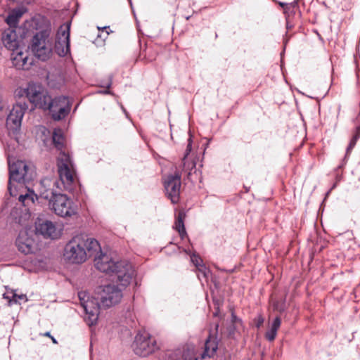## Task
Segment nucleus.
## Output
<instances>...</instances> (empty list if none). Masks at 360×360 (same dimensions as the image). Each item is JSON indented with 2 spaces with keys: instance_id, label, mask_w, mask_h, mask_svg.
<instances>
[{
  "instance_id": "obj_1",
  "label": "nucleus",
  "mask_w": 360,
  "mask_h": 360,
  "mask_svg": "<svg viewBox=\"0 0 360 360\" xmlns=\"http://www.w3.org/2000/svg\"><path fill=\"white\" fill-rule=\"evenodd\" d=\"M94 261L98 270L116 277L117 283L122 288L114 284L104 285L97 299L90 298L86 292H78L80 304L86 314L85 321L89 326L96 323L101 307L109 308L121 301L122 290L130 284L135 276L134 268L127 261L115 262L105 254L100 255Z\"/></svg>"
},
{
  "instance_id": "obj_2",
  "label": "nucleus",
  "mask_w": 360,
  "mask_h": 360,
  "mask_svg": "<svg viewBox=\"0 0 360 360\" xmlns=\"http://www.w3.org/2000/svg\"><path fill=\"white\" fill-rule=\"evenodd\" d=\"M101 250L100 244L96 239L81 234L73 237L66 244L63 255L70 263L82 264L88 257H93Z\"/></svg>"
},
{
  "instance_id": "obj_3",
  "label": "nucleus",
  "mask_w": 360,
  "mask_h": 360,
  "mask_svg": "<svg viewBox=\"0 0 360 360\" xmlns=\"http://www.w3.org/2000/svg\"><path fill=\"white\" fill-rule=\"evenodd\" d=\"M9 180L8 190L11 196L18 195V186H22V184L32 181L35 172L32 166L22 160L11 161L8 158Z\"/></svg>"
},
{
  "instance_id": "obj_4",
  "label": "nucleus",
  "mask_w": 360,
  "mask_h": 360,
  "mask_svg": "<svg viewBox=\"0 0 360 360\" xmlns=\"http://www.w3.org/2000/svg\"><path fill=\"white\" fill-rule=\"evenodd\" d=\"M30 48L35 57L42 61L51 58L53 53V36L51 25L49 21L33 36Z\"/></svg>"
},
{
  "instance_id": "obj_5",
  "label": "nucleus",
  "mask_w": 360,
  "mask_h": 360,
  "mask_svg": "<svg viewBox=\"0 0 360 360\" xmlns=\"http://www.w3.org/2000/svg\"><path fill=\"white\" fill-rule=\"evenodd\" d=\"M60 180L64 189L72 192L77 185L75 169L70 155L61 152L57 161Z\"/></svg>"
},
{
  "instance_id": "obj_6",
  "label": "nucleus",
  "mask_w": 360,
  "mask_h": 360,
  "mask_svg": "<svg viewBox=\"0 0 360 360\" xmlns=\"http://www.w3.org/2000/svg\"><path fill=\"white\" fill-rule=\"evenodd\" d=\"M15 96L19 99L27 98L35 107L46 110L51 96L48 91L40 84L29 83L27 88L16 90Z\"/></svg>"
},
{
  "instance_id": "obj_7",
  "label": "nucleus",
  "mask_w": 360,
  "mask_h": 360,
  "mask_svg": "<svg viewBox=\"0 0 360 360\" xmlns=\"http://www.w3.org/2000/svg\"><path fill=\"white\" fill-rule=\"evenodd\" d=\"M50 201L55 213L62 217H71L77 213V206L65 194H54Z\"/></svg>"
},
{
  "instance_id": "obj_8",
  "label": "nucleus",
  "mask_w": 360,
  "mask_h": 360,
  "mask_svg": "<svg viewBox=\"0 0 360 360\" xmlns=\"http://www.w3.org/2000/svg\"><path fill=\"white\" fill-rule=\"evenodd\" d=\"M134 353L139 356H147L158 349L156 340L148 333H138L132 344Z\"/></svg>"
},
{
  "instance_id": "obj_9",
  "label": "nucleus",
  "mask_w": 360,
  "mask_h": 360,
  "mask_svg": "<svg viewBox=\"0 0 360 360\" xmlns=\"http://www.w3.org/2000/svg\"><path fill=\"white\" fill-rule=\"evenodd\" d=\"M72 103L67 96H61L51 99L48 103L46 109L51 113L54 120L59 121L68 116L71 110Z\"/></svg>"
},
{
  "instance_id": "obj_10",
  "label": "nucleus",
  "mask_w": 360,
  "mask_h": 360,
  "mask_svg": "<svg viewBox=\"0 0 360 360\" xmlns=\"http://www.w3.org/2000/svg\"><path fill=\"white\" fill-rule=\"evenodd\" d=\"M27 109L28 105L25 101H18L7 116V127L9 130L13 131V134L20 130L22 117Z\"/></svg>"
},
{
  "instance_id": "obj_11",
  "label": "nucleus",
  "mask_w": 360,
  "mask_h": 360,
  "mask_svg": "<svg viewBox=\"0 0 360 360\" xmlns=\"http://www.w3.org/2000/svg\"><path fill=\"white\" fill-rule=\"evenodd\" d=\"M70 23L60 26L58 30L56 36L54 50L60 57H64L70 53Z\"/></svg>"
},
{
  "instance_id": "obj_12",
  "label": "nucleus",
  "mask_w": 360,
  "mask_h": 360,
  "mask_svg": "<svg viewBox=\"0 0 360 360\" xmlns=\"http://www.w3.org/2000/svg\"><path fill=\"white\" fill-rule=\"evenodd\" d=\"M181 174L176 172L174 175H169L165 181V188L167 198L173 204L179 201Z\"/></svg>"
},
{
  "instance_id": "obj_13",
  "label": "nucleus",
  "mask_w": 360,
  "mask_h": 360,
  "mask_svg": "<svg viewBox=\"0 0 360 360\" xmlns=\"http://www.w3.org/2000/svg\"><path fill=\"white\" fill-rule=\"evenodd\" d=\"M15 245L18 250L24 255L34 253L37 249L34 239L25 230L20 231L15 240Z\"/></svg>"
},
{
  "instance_id": "obj_14",
  "label": "nucleus",
  "mask_w": 360,
  "mask_h": 360,
  "mask_svg": "<svg viewBox=\"0 0 360 360\" xmlns=\"http://www.w3.org/2000/svg\"><path fill=\"white\" fill-rule=\"evenodd\" d=\"M11 51V59L17 69H28L32 65V59L29 58V52L23 47L20 46Z\"/></svg>"
},
{
  "instance_id": "obj_15",
  "label": "nucleus",
  "mask_w": 360,
  "mask_h": 360,
  "mask_svg": "<svg viewBox=\"0 0 360 360\" xmlns=\"http://www.w3.org/2000/svg\"><path fill=\"white\" fill-rule=\"evenodd\" d=\"M36 231L46 238L55 239L59 236V233L52 221L38 219L36 221Z\"/></svg>"
},
{
  "instance_id": "obj_16",
  "label": "nucleus",
  "mask_w": 360,
  "mask_h": 360,
  "mask_svg": "<svg viewBox=\"0 0 360 360\" xmlns=\"http://www.w3.org/2000/svg\"><path fill=\"white\" fill-rule=\"evenodd\" d=\"M165 356L167 360H198L194 350L189 348L168 351L166 352Z\"/></svg>"
},
{
  "instance_id": "obj_17",
  "label": "nucleus",
  "mask_w": 360,
  "mask_h": 360,
  "mask_svg": "<svg viewBox=\"0 0 360 360\" xmlns=\"http://www.w3.org/2000/svg\"><path fill=\"white\" fill-rule=\"evenodd\" d=\"M1 41L4 46L10 51L20 46L17 33L13 28H8L3 32Z\"/></svg>"
},
{
  "instance_id": "obj_18",
  "label": "nucleus",
  "mask_w": 360,
  "mask_h": 360,
  "mask_svg": "<svg viewBox=\"0 0 360 360\" xmlns=\"http://www.w3.org/2000/svg\"><path fill=\"white\" fill-rule=\"evenodd\" d=\"M218 349V342L217 337L210 334L205 342V349L202 354V358L212 357L216 354Z\"/></svg>"
},
{
  "instance_id": "obj_19",
  "label": "nucleus",
  "mask_w": 360,
  "mask_h": 360,
  "mask_svg": "<svg viewBox=\"0 0 360 360\" xmlns=\"http://www.w3.org/2000/svg\"><path fill=\"white\" fill-rule=\"evenodd\" d=\"M182 172L187 176V179H190L193 173L196 172V163L193 160H189L186 156H184L182 160Z\"/></svg>"
},
{
  "instance_id": "obj_20",
  "label": "nucleus",
  "mask_w": 360,
  "mask_h": 360,
  "mask_svg": "<svg viewBox=\"0 0 360 360\" xmlns=\"http://www.w3.org/2000/svg\"><path fill=\"white\" fill-rule=\"evenodd\" d=\"M185 213L183 211L179 212L174 223V229L178 231L181 239L187 236L184 226Z\"/></svg>"
},
{
  "instance_id": "obj_21",
  "label": "nucleus",
  "mask_w": 360,
  "mask_h": 360,
  "mask_svg": "<svg viewBox=\"0 0 360 360\" xmlns=\"http://www.w3.org/2000/svg\"><path fill=\"white\" fill-rule=\"evenodd\" d=\"M281 321L279 316H276L273 321L271 328L265 333V338L270 342L275 340L277 331L281 326Z\"/></svg>"
},
{
  "instance_id": "obj_22",
  "label": "nucleus",
  "mask_w": 360,
  "mask_h": 360,
  "mask_svg": "<svg viewBox=\"0 0 360 360\" xmlns=\"http://www.w3.org/2000/svg\"><path fill=\"white\" fill-rule=\"evenodd\" d=\"M52 141L58 150H62L64 147L65 137L60 129H54L52 135Z\"/></svg>"
},
{
  "instance_id": "obj_23",
  "label": "nucleus",
  "mask_w": 360,
  "mask_h": 360,
  "mask_svg": "<svg viewBox=\"0 0 360 360\" xmlns=\"http://www.w3.org/2000/svg\"><path fill=\"white\" fill-rule=\"evenodd\" d=\"M34 197H36V195L34 192L28 189L25 193H20L19 195L18 200L22 205L29 206L30 204L34 202Z\"/></svg>"
},
{
  "instance_id": "obj_24",
  "label": "nucleus",
  "mask_w": 360,
  "mask_h": 360,
  "mask_svg": "<svg viewBox=\"0 0 360 360\" xmlns=\"http://www.w3.org/2000/svg\"><path fill=\"white\" fill-rule=\"evenodd\" d=\"M20 13L12 11L6 18V22L10 26V28H13V27L16 26V25L18 24V19L19 18H20Z\"/></svg>"
},
{
  "instance_id": "obj_25",
  "label": "nucleus",
  "mask_w": 360,
  "mask_h": 360,
  "mask_svg": "<svg viewBox=\"0 0 360 360\" xmlns=\"http://www.w3.org/2000/svg\"><path fill=\"white\" fill-rule=\"evenodd\" d=\"M3 297L8 301V304L9 306L19 303V302L17 300L16 292L12 290H7L5 293H4Z\"/></svg>"
},
{
  "instance_id": "obj_26",
  "label": "nucleus",
  "mask_w": 360,
  "mask_h": 360,
  "mask_svg": "<svg viewBox=\"0 0 360 360\" xmlns=\"http://www.w3.org/2000/svg\"><path fill=\"white\" fill-rule=\"evenodd\" d=\"M231 323L232 326H231L229 329V335H233L234 334V331L236 330L238 325L242 326L243 324L242 320L237 317L233 311L231 313Z\"/></svg>"
},
{
  "instance_id": "obj_27",
  "label": "nucleus",
  "mask_w": 360,
  "mask_h": 360,
  "mask_svg": "<svg viewBox=\"0 0 360 360\" xmlns=\"http://www.w3.org/2000/svg\"><path fill=\"white\" fill-rule=\"evenodd\" d=\"M197 276L198 279L201 281L202 279L207 281V278L210 274V271L205 266L200 267L197 269Z\"/></svg>"
},
{
  "instance_id": "obj_28",
  "label": "nucleus",
  "mask_w": 360,
  "mask_h": 360,
  "mask_svg": "<svg viewBox=\"0 0 360 360\" xmlns=\"http://www.w3.org/2000/svg\"><path fill=\"white\" fill-rule=\"evenodd\" d=\"M273 309L274 311H277L280 313L283 312L285 310V300H274L272 303Z\"/></svg>"
},
{
  "instance_id": "obj_29",
  "label": "nucleus",
  "mask_w": 360,
  "mask_h": 360,
  "mask_svg": "<svg viewBox=\"0 0 360 360\" xmlns=\"http://www.w3.org/2000/svg\"><path fill=\"white\" fill-rule=\"evenodd\" d=\"M191 260L197 269L201 266H205L202 259L195 254H193L191 255Z\"/></svg>"
},
{
  "instance_id": "obj_30",
  "label": "nucleus",
  "mask_w": 360,
  "mask_h": 360,
  "mask_svg": "<svg viewBox=\"0 0 360 360\" xmlns=\"http://www.w3.org/2000/svg\"><path fill=\"white\" fill-rule=\"evenodd\" d=\"M359 138V135H355L352 139V140L350 141V143L349 144V146H347V154H349L351 150L353 149V148L354 147V146L356 145V140L357 139Z\"/></svg>"
},
{
  "instance_id": "obj_31",
  "label": "nucleus",
  "mask_w": 360,
  "mask_h": 360,
  "mask_svg": "<svg viewBox=\"0 0 360 360\" xmlns=\"http://www.w3.org/2000/svg\"><path fill=\"white\" fill-rule=\"evenodd\" d=\"M264 318L262 315H259L255 319V326L257 328H259L264 323Z\"/></svg>"
},
{
  "instance_id": "obj_32",
  "label": "nucleus",
  "mask_w": 360,
  "mask_h": 360,
  "mask_svg": "<svg viewBox=\"0 0 360 360\" xmlns=\"http://www.w3.org/2000/svg\"><path fill=\"white\" fill-rule=\"evenodd\" d=\"M191 150H192L191 139L189 138L188 139V145H187V147H186V153H185L184 156H186L187 158H189L188 155H189V153H191Z\"/></svg>"
},
{
  "instance_id": "obj_33",
  "label": "nucleus",
  "mask_w": 360,
  "mask_h": 360,
  "mask_svg": "<svg viewBox=\"0 0 360 360\" xmlns=\"http://www.w3.org/2000/svg\"><path fill=\"white\" fill-rule=\"evenodd\" d=\"M191 150H192L191 139L189 138L188 139V145H187V147H186V153H185L184 156H186L187 158H189L188 155H189V153H191Z\"/></svg>"
},
{
  "instance_id": "obj_34",
  "label": "nucleus",
  "mask_w": 360,
  "mask_h": 360,
  "mask_svg": "<svg viewBox=\"0 0 360 360\" xmlns=\"http://www.w3.org/2000/svg\"><path fill=\"white\" fill-rule=\"evenodd\" d=\"M111 85H112V78H110L109 82H108V84L105 86L107 88V90L103 91V93L105 94H111V91L110 90H108V89L111 86Z\"/></svg>"
},
{
  "instance_id": "obj_35",
  "label": "nucleus",
  "mask_w": 360,
  "mask_h": 360,
  "mask_svg": "<svg viewBox=\"0 0 360 360\" xmlns=\"http://www.w3.org/2000/svg\"><path fill=\"white\" fill-rule=\"evenodd\" d=\"M27 300L26 299V296L25 295H18L17 294V300L18 302H20V300ZM18 304H20V302H19Z\"/></svg>"
},
{
  "instance_id": "obj_36",
  "label": "nucleus",
  "mask_w": 360,
  "mask_h": 360,
  "mask_svg": "<svg viewBox=\"0 0 360 360\" xmlns=\"http://www.w3.org/2000/svg\"><path fill=\"white\" fill-rule=\"evenodd\" d=\"M298 1L299 0H295L292 3H291V6L293 8L297 7L298 6Z\"/></svg>"
},
{
  "instance_id": "obj_37",
  "label": "nucleus",
  "mask_w": 360,
  "mask_h": 360,
  "mask_svg": "<svg viewBox=\"0 0 360 360\" xmlns=\"http://www.w3.org/2000/svg\"><path fill=\"white\" fill-rule=\"evenodd\" d=\"M278 4L282 7V8H285L288 6V4L286 3H283V2H278Z\"/></svg>"
},
{
  "instance_id": "obj_38",
  "label": "nucleus",
  "mask_w": 360,
  "mask_h": 360,
  "mask_svg": "<svg viewBox=\"0 0 360 360\" xmlns=\"http://www.w3.org/2000/svg\"><path fill=\"white\" fill-rule=\"evenodd\" d=\"M44 335H45V336H46V337H49V338H51V334H50V332H46V333H44Z\"/></svg>"
},
{
  "instance_id": "obj_39",
  "label": "nucleus",
  "mask_w": 360,
  "mask_h": 360,
  "mask_svg": "<svg viewBox=\"0 0 360 360\" xmlns=\"http://www.w3.org/2000/svg\"><path fill=\"white\" fill-rule=\"evenodd\" d=\"M51 340H52V342H53L54 344H56V343H57L56 340L53 336H51Z\"/></svg>"
},
{
  "instance_id": "obj_40",
  "label": "nucleus",
  "mask_w": 360,
  "mask_h": 360,
  "mask_svg": "<svg viewBox=\"0 0 360 360\" xmlns=\"http://www.w3.org/2000/svg\"><path fill=\"white\" fill-rule=\"evenodd\" d=\"M218 328H219V324L217 323V324H216V326H215V330H216V332H217V330H218Z\"/></svg>"
},
{
  "instance_id": "obj_41",
  "label": "nucleus",
  "mask_w": 360,
  "mask_h": 360,
  "mask_svg": "<svg viewBox=\"0 0 360 360\" xmlns=\"http://www.w3.org/2000/svg\"><path fill=\"white\" fill-rule=\"evenodd\" d=\"M273 1H275V2L276 1V0H273Z\"/></svg>"
}]
</instances>
